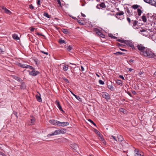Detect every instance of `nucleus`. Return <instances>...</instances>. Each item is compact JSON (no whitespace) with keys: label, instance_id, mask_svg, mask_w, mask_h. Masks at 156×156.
Listing matches in <instances>:
<instances>
[{"label":"nucleus","instance_id":"obj_1","mask_svg":"<svg viewBox=\"0 0 156 156\" xmlns=\"http://www.w3.org/2000/svg\"><path fill=\"white\" fill-rule=\"evenodd\" d=\"M137 49L140 51V54L144 57L152 58L154 53L150 48L145 47L143 44H138L136 46Z\"/></svg>","mask_w":156,"mask_h":156},{"label":"nucleus","instance_id":"obj_2","mask_svg":"<svg viewBox=\"0 0 156 156\" xmlns=\"http://www.w3.org/2000/svg\"><path fill=\"white\" fill-rule=\"evenodd\" d=\"M146 2L156 7V0H144Z\"/></svg>","mask_w":156,"mask_h":156},{"label":"nucleus","instance_id":"obj_3","mask_svg":"<svg viewBox=\"0 0 156 156\" xmlns=\"http://www.w3.org/2000/svg\"><path fill=\"white\" fill-rule=\"evenodd\" d=\"M69 124V123L68 122H61L58 121V126H59L64 127L68 125Z\"/></svg>","mask_w":156,"mask_h":156},{"label":"nucleus","instance_id":"obj_4","mask_svg":"<svg viewBox=\"0 0 156 156\" xmlns=\"http://www.w3.org/2000/svg\"><path fill=\"white\" fill-rule=\"evenodd\" d=\"M40 72L37 71H36L35 69H33L31 71L29 72V74L32 76H35L38 74Z\"/></svg>","mask_w":156,"mask_h":156},{"label":"nucleus","instance_id":"obj_5","mask_svg":"<svg viewBox=\"0 0 156 156\" xmlns=\"http://www.w3.org/2000/svg\"><path fill=\"white\" fill-rule=\"evenodd\" d=\"M135 156H143L144 154L141 151L137 150L136 149H135Z\"/></svg>","mask_w":156,"mask_h":156},{"label":"nucleus","instance_id":"obj_6","mask_svg":"<svg viewBox=\"0 0 156 156\" xmlns=\"http://www.w3.org/2000/svg\"><path fill=\"white\" fill-rule=\"evenodd\" d=\"M2 11H3V12L8 14L10 15L12 13V12L9 10L7 9L5 7L3 6L2 7Z\"/></svg>","mask_w":156,"mask_h":156},{"label":"nucleus","instance_id":"obj_7","mask_svg":"<svg viewBox=\"0 0 156 156\" xmlns=\"http://www.w3.org/2000/svg\"><path fill=\"white\" fill-rule=\"evenodd\" d=\"M60 134L58 129H57L55 131L51 134H48L47 135V137H49L51 136L56 135H57Z\"/></svg>","mask_w":156,"mask_h":156},{"label":"nucleus","instance_id":"obj_8","mask_svg":"<svg viewBox=\"0 0 156 156\" xmlns=\"http://www.w3.org/2000/svg\"><path fill=\"white\" fill-rule=\"evenodd\" d=\"M55 103H56V104L58 108L59 109L60 111L64 112L63 110L62 109V108L61 105L60 104L59 102V101H58V100H56L55 101Z\"/></svg>","mask_w":156,"mask_h":156},{"label":"nucleus","instance_id":"obj_9","mask_svg":"<svg viewBox=\"0 0 156 156\" xmlns=\"http://www.w3.org/2000/svg\"><path fill=\"white\" fill-rule=\"evenodd\" d=\"M70 146L74 150H76L78 148V145L75 143H73L70 144Z\"/></svg>","mask_w":156,"mask_h":156},{"label":"nucleus","instance_id":"obj_10","mask_svg":"<svg viewBox=\"0 0 156 156\" xmlns=\"http://www.w3.org/2000/svg\"><path fill=\"white\" fill-rule=\"evenodd\" d=\"M58 121L54 119L51 120L49 121L52 124L54 125H57L58 126Z\"/></svg>","mask_w":156,"mask_h":156},{"label":"nucleus","instance_id":"obj_11","mask_svg":"<svg viewBox=\"0 0 156 156\" xmlns=\"http://www.w3.org/2000/svg\"><path fill=\"white\" fill-rule=\"evenodd\" d=\"M102 97L107 99H110V97L108 93L106 92L102 94Z\"/></svg>","mask_w":156,"mask_h":156},{"label":"nucleus","instance_id":"obj_12","mask_svg":"<svg viewBox=\"0 0 156 156\" xmlns=\"http://www.w3.org/2000/svg\"><path fill=\"white\" fill-rule=\"evenodd\" d=\"M39 94H37L36 95V98L37 101L39 102H41L42 101V99L41 98V94L40 93H39Z\"/></svg>","mask_w":156,"mask_h":156},{"label":"nucleus","instance_id":"obj_13","mask_svg":"<svg viewBox=\"0 0 156 156\" xmlns=\"http://www.w3.org/2000/svg\"><path fill=\"white\" fill-rule=\"evenodd\" d=\"M58 130L59 132V134H64L66 132V129H59Z\"/></svg>","mask_w":156,"mask_h":156},{"label":"nucleus","instance_id":"obj_14","mask_svg":"<svg viewBox=\"0 0 156 156\" xmlns=\"http://www.w3.org/2000/svg\"><path fill=\"white\" fill-rule=\"evenodd\" d=\"M141 34L145 36H147L148 35V33L146 30H143L141 31Z\"/></svg>","mask_w":156,"mask_h":156},{"label":"nucleus","instance_id":"obj_15","mask_svg":"<svg viewBox=\"0 0 156 156\" xmlns=\"http://www.w3.org/2000/svg\"><path fill=\"white\" fill-rule=\"evenodd\" d=\"M96 33L97 34L99 35L102 38H104L105 37V35L99 31H97L96 32Z\"/></svg>","mask_w":156,"mask_h":156},{"label":"nucleus","instance_id":"obj_16","mask_svg":"<svg viewBox=\"0 0 156 156\" xmlns=\"http://www.w3.org/2000/svg\"><path fill=\"white\" fill-rule=\"evenodd\" d=\"M118 141L121 142L123 140V138L122 136L121 135H119L118 136Z\"/></svg>","mask_w":156,"mask_h":156},{"label":"nucleus","instance_id":"obj_17","mask_svg":"<svg viewBox=\"0 0 156 156\" xmlns=\"http://www.w3.org/2000/svg\"><path fill=\"white\" fill-rule=\"evenodd\" d=\"M151 38L154 41H156V32L151 36Z\"/></svg>","mask_w":156,"mask_h":156},{"label":"nucleus","instance_id":"obj_18","mask_svg":"<svg viewBox=\"0 0 156 156\" xmlns=\"http://www.w3.org/2000/svg\"><path fill=\"white\" fill-rule=\"evenodd\" d=\"M26 88V85L24 83H22L20 86V88L21 89H24Z\"/></svg>","mask_w":156,"mask_h":156},{"label":"nucleus","instance_id":"obj_19","mask_svg":"<svg viewBox=\"0 0 156 156\" xmlns=\"http://www.w3.org/2000/svg\"><path fill=\"white\" fill-rule=\"evenodd\" d=\"M12 37L14 39L18 40L19 39L18 35L16 34H14L12 35Z\"/></svg>","mask_w":156,"mask_h":156},{"label":"nucleus","instance_id":"obj_20","mask_svg":"<svg viewBox=\"0 0 156 156\" xmlns=\"http://www.w3.org/2000/svg\"><path fill=\"white\" fill-rule=\"evenodd\" d=\"M62 31L65 34H68L69 33V31L67 29H63L62 30Z\"/></svg>","mask_w":156,"mask_h":156},{"label":"nucleus","instance_id":"obj_21","mask_svg":"<svg viewBox=\"0 0 156 156\" xmlns=\"http://www.w3.org/2000/svg\"><path fill=\"white\" fill-rule=\"evenodd\" d=\"M69 66L68 65H63V69L64 71H67L68 69Z\"/></svg>","mask_w":156,"mask_h":156},{"label":"nucleus","instance_id":"obj_22","mask_svg":"<svg viewBox=\"0 0 156 156\" xmlns=\"http://www.w3.org/2000/svg\"><path fill=\"white\" fill-rule=\"evenodd\" d=\"M26 65L24 64H21L20 63H19L18 65L19 66L23 68H26V65Z\"/></svg>","mask_w":156,"mask_h":156},{"label":"nucleus","instance_id":"obj_23","mask_svg":"<svg viewBox=\"0 0 156 156\" xmlns=\"http://www.w3.org/2000/svg\"><path fill=\"white\" fill-rule=\"evenodd\" d=\"M116 17L118 18V15L121 16L124 14V12L123 11H120L119 12H117L116 13Z\"/></svg>","mask_w":156,"mask_h":156},{"label":"nucleus","instance_id":"obj_24","mask_svg":"<svg viewBox=\"0 0 156 156\" xmlns=\"http://www.w3.org/2000/svg\"><path fill=\"white\" fill-rule=\"evenodd\" d=\"M73 47L72 45H70L67 46L66 49L69 51H70L72 49Z\"/></svg>","mask_w":156,"mask_h":156},{"label":"nucleus","instance_id":"obj_25","mask_svg":"<svg viewBox=\"0 0 156 156\" xmlns=\"http://www.w3.org/2000/svg\"><path fill=\"white\" fill-rule=\"evenodd\" d=\"M35 120L34 118L32 117L30 119L31 123L30 124V125H33L34 124Z\"/></svg>","mask_w":156,"mask_h":156},{"label":"nucleus","instance_id":"obj_26","mask_svg":"<svg viewBox=\"0 0 156 156\" xmlns=\"http://www.w3.org/2000/svg\"><path fill=\"white\" fill-rule=\"evenodd\" d=\"M126 10L128 13V16H131L132 15V11H131L129 9H126ZM128 16V15H127V16Z\"/></svg>","mask_w":156,"mask_h":156},{"label":"nucleus","instance_id":"obj_27","mask_svg":"<svg viewBox=\"0 0 156 156\" xmlns=\"http://www.w3.org/2000/svg\"><path fill=\"white\" fill-rule=\"evenodd\" d=\"M132 21H133V26L134 28H135L138 23V21L137 20H134L133 21V20H132Z\"/></svg>","mask_w":156,"mask_h":156},{"label":"nucleus","instance_id":"obj_28","mask_svg":"<svg viewBox=\"0 0 156 156\" xmlns=\"http://www.w3.org/2000/svg\"><path fill=\"white\" fill-rule=\"evenodd\" d=\"M99 5L100 6V7H102V8H105L106 7V6L105 5V4L104 3L102 2L100 5Z\"/></svg>","mask_w":156,"mask_h":156},{"label":"nucleus","instance_id":"obj_29","mask_svg":"<svg viewBox=\"0 0 156 156\" xmlns=\"http://www.w3.org/2000/svg\"><path fill=\"white\" fill-rule=\"evenodd\" d=\"M59 42L60 44H62V43L66 44V41H65L62 40V39H61L59 40Z\"/></svg>","mask_w":156,"mask_h":156},{"label":"nucleus","instance_id":"obj_30","mask_svg":"<svg viewBox=\"0 0 156 156\" xmlns=\"http://www.w3.org/2000/svg\"><path fill=\"white\" fill-rule=\"evenodd\" d=\"M138 14L139 16H140L142 13V11L139 9H137Z\"/></svg>","mask_w":156,"mask_h":156},{"label":"nucleus","instance_id":"obj_31","mask_svg":"<svg viewBox=\"0 0 156 156\" xmlns=\"http://www.w3.org/2000/svg\"><path fill=\"white\" fill-rule=\"evenodd\" d=\"M44 16H46V17L48 18H49L51 17L50 15H49L47 12H45L44 13Z\"/></svg>","mask_w":156,"mask_h":156},{"label":"nucleus","instance_id":"obj_32","mask_svg":"<svg viewBox=\"0 0 156 156\" xmlns=\"http://www.w3.org/2000/svg\"><path fill=\"white\" fill-rule=\"evenodd\" d=\"M142 20L144 22H146L147 21V19L146 16H143L142 17Z\"/></svg>","mask_w":156,"mask_h":156},{"label":"nucleus","instance_id":"obj_33","mask_svg":"<svg viewBox=\"0 0 156 156\" xmlns=\"http://www.w3.org/2000/svg\"><path fill=\"white\" fill-rule=\"evenodd\" d=\"M26 68H28V69H31L32 70H33V69H34L33 68V67H32V66H30L28 65H26Z\"/></svg>","mask_w":156,"mask_h":156},{"label":"nucleus","instance_id":"obj_34","mask_svg":"<svg viewBox=\"0 0 156 156\" xmlns=\"http://www.w3.org/2000/svg\"><path fill=\"white\" fill-rule=\"evenodd\" d=\"M139 6L137 5H134L132 6V7L134 9L138 8Z\"/></svg>","mask_w":156,"mask_h":156},{"label":"nucleus","instance_id":"obj_35","mask_svg":"<svg viewBox=\"0 0 156 156\" xmlns=\"http://www.w3.org/2000/svg\"><path fill=\"white\" fill-rule=\"evenodd\" d=\"M116 82L119 85L122 84V81L120 80H117L116 81Z\"/></svg>","mask_w":156,"mask_h":156},{"label":"nucleus","instance_id":"obj_36","mask_svg":"<svg viewBox=\"0 0 156 156\" xmlns=\"http://www.w3.org/2000/svg\"><path fill=\"white\" fill-rule=\"evenodd\" d=\"M114 54L117 55H122L123 54V53L122 52L119 51L115 53H114Z\"/></svg>","mask_w":156,"mask_h":156},{"label":"nucleus","instance_id":"obj_37","mask_svg":"<svg viewBox=\"0 0 156 156\" xmlns=\"http://www.w3.org/2000/svg\"><path fill=\"white\" fill-rule=\"evenodd\" d=\"M100 140L103 143L104 145H106V142L104 138H102L101 139V140Z\"/></svg>","mask_w":156,"mask_h":156},{"label":"nucleus","instance_id":"obj_38","mask_svg":"<svg viewBox=\"0 0 156 156\" xmlns=\"http://www.w3.org/2000/svg\"><path fill=\"white\" fill-rule=\"evenodd\" d=\"M110 138L111 139H113L114 140H115L116 141H117V140L115 136H110Z\"/></svg>","mask_w":156,"mask_h":156},{"label":"nucleus","instance_id":"obj_39","mask_svg":"<svg viewBox=\"0 0 156 156\" xmlns=\"http://www.w3.org/2000/svg\"><path fill=\"white\" fill-rule=\"evenodd\" d=\"M14 78L17 80L18 81H20L21 80L20 78L19 77L16 76H14Z\"/></svg>","mask_w":156,"mask_h":156},{"label":"nucleus","instance_id":"obj_40","mask_svg":"<svg viewBox=\"0 0 156 156\" xmlns=\"http://www.w3.org/2000/svg\"><path fill=\"white\" fill-rule=\"evenodd\" d=\"M117 41L120 42L121 43H124L125 42V41L123 40H121L120 39H119L117 40Z\"/></svg>","mask_w":156,"mask_h":156},{"label":"nucleus","instance_id":"obj_41","mask_svg":"<svg viewBox=\"0 0 156 156\" xmlns=\"http://www.w3.org/2000/svg\"><path fill=\"white\" fill-rule=\"evenodd\" d=\"M127 21H128L129 24V25H130V23H131V20L130 18H129V17H127Z\"/></svg>","mask_w":156,"mask_h":156},{"label":"nucleus","instance_id":"obj_42","mask_svg":"<svg viewBox=\"0 0 156 156\" xmlns=\"http://www.w3.org/2000/svg\"><path fill=\"white\" fill-rule=\"evenodd\" d=\"M99 83L100 84H101L103 85L104 84V81L100 80H99Z\"/></svg>","mask_w":156,"mask_h":156},{"label":"nucleus","instance_id":"obj_43","mask_svg":"<svg viewBox=\"0 0 156 156\" xmlns=\"http://www.w3.org/2000/svg\"><path fill=\"white\" fill-rule=\"evenodd\" d=\"M75 98L76 99H77L79 101H81V98L79 96H75Z\"/></svg>","mask_w":156,"mask_h":156},{"label":"nucleus","instance_id":"obj_44","mask_svg":"<svg viewBox=\"0 0 156 156\" xmlns=\"http://www.w3.org/2000/svg\"><path fill=\"white\" fill-rule=\"evenodd\" d=\"M40 2V0H37V4L38 5H41Z\"/></svg>","mask_w":156,"mask_h":156},{"label":"nucleus","instance_id":"obj_45","mask_svg":"<svg viewBox=\"0 0 156 156\" xmlns=\"http://www.w3.org/2000/svg\"><path fill=\"white\" fill-rule=\"evenodd\" d=\"M41 53H44V54H45L46 55H48V52H44V51H41Z\"/></svg>","mask_w":156,"mask_h":156},{"label":"nucleus","instance_id":"obj_46","mask_svg":"<svg viewBox=\"0 0 156 156\" xmlns=\"http://www.w3.org/2000/svg\"><path fill=\"white\" fill-rule=\"evenodd\" d=\"M108 35H109V36L111 37L112 38H113L114 37V36L112 34H108Z\"/></svg>","mask_w":156,"mask_h":156},{"label":"nucleus","instance_id":"obj_47","mask_svg":"<svg viewBox=\"0 0 156 156\" xmlns=\"http://www.w3.org/2000/svg\"><path fill=\"white\" fill-rule=\"evenodd\" d=\"M29 7L30 9H34V7L32 5H29Z\"/></svg>","mask_w":156,"mask_h":156},{"label":"nucleus","instance_id":"obj_48","mask_svg":"<svg viewBox=\"0 0 156 156\" xmlns=\"http://www.w3.org/2000/svg\"><path fill=\"white\" fill-rule=\"evenodd\" d=\"M99 135V136L100 137L99 140H101V139L102 138H104L103 137V135L102 134H100V135Z\"/></svg>","mask_w":156,"mask_h":156},{"label":"nucleus","instance_id":"obj_49","mask_svg":"<svg viewBox=\"0 0 156 156\" xmlns=\"http://www.w3.org/2000/svg\"><path fill=\"white\" fill-rule=\"evenodd\" d=\"M108 88L111 90H112L114 89L113 87L112 86H109V87H108Z\"/></svg>","mask_w":156,"mask_h":156},{"label":"nucleus","instance_id":"obj_50","mask_svg":"<svg viewBox=\"0 0 156 156\" xmlns=\"http://www.w3.org/2000/svg\"><path fill=\"white\" fill-rule=\"evenodd\" d=\"M95 132L98 135H99L101 134L97 130H95Z\"/></svg>","mask_w":156,"mask_h":156},{"label":"nucleus","instance_id":"obj_51","mask_svg":"<svg viewBox=\"0 0 156 156\" xmlns=\"http://www.w3.org/2000/svg\"><path fill=\"white\" fill-rule=\"evenodd\" d=\"M36 34L38 35H41V36H44V35L42 34H40L38 32H37Z\"/></svg>","mask_w":156,"mask_h":156},{"label":"nucleus","instance_id":"obj_52","mask_svg":"<svg viewBox=\"0 0 156 156\" xmlns=\"http://www.w3.org/2000/svg\"><path fill=\"white\" fill-rule=\"evenodd\" d=\"M119 77H120V78H121V79H122L123 80H125V79H124V77L123 76H122V75H119Z\"/></svg>","mask_w":156,"mask_h":156},{"label":"nucleus","instance_id":"obj_53","mask_svg":"<svg viewBox=\"0 0 156 156\" xmlns=\"http://www.w3.org/2000/svg\"><path fill=\"white\" fill-rule=\"evenodd\" d=\"M64 80L67 83H69V81L68 79H67L66 78H64Z\"/></svg>","mask_w":156,"mask_h":156},{"label":"nucleus","instance_id":"obj_54","mask_svg":"<svg viewBox=\"0 0 156 156\" xmlns=\"http://www.w3.org/2000/svg\"><path fill=\"white\" fill-rule=\"evenodd\" d=\"M78 23L79 24H80L81 25H83L84 24L83 23L81 22L80 20H78Z\"/></svg>","mask_w":156,"mask_h":156},{"label":"nucleus","instance_id":"obj_55","mask_svg":"<svg viewBox=\"0 0 156 156\" xmlns=\"http://www.w3.org/2000/svg\"><path fill=\"white\" fill-rule=\"evenodd\" d=\"M152 58H154V59H156V55L154 53Z\"/></svg>","mask_w":156,"mask_h":156},{"label":"nucleus","instance_id":"obj_56","mask_svg":"<svg viewBox=\"0 0 156 156\" xmlns=\"http://www.w3.org/2000/svg\"><path fill=\"white\" fill-rule=\"evenodd\" d=\"M0 155L2 156H4L5 154L3 153L0 152Z\"/></svg>","mask_w":156,"mask_h":156},{"label":"nucleus","instance_id":"obj_57","mask_svg":"<svg viewBox=\"0 0 156 156\" xmlns=\"http://www.w3.org/2000/svg\"><path fill=\"white\" fill-rule=\"evenodd\" d=\"M120 111L121 112H124L125 110L122 108H121L120 109Z\"/></svg>","mask_w":156,"mask_h":156},{"label":"nucleus","instance_id":"obj_58","mask_svg":"<svg viewBox=\"0 0 156 156\" xmlns=\"http://www.w3.org/2000/svg\"><path fill=\"white\" fill-rule=\"evenodd\" d=\"M132 93L134 94V95H135L136 94V92L135 91H132Z\"/></svg>","mask_w":156,"mask_h":156},{"label":"nucleus","instance_id":"obj_59","mask_svg":"<svg viewBox=\"0 0 156 156\" xmlns=\"http://www.w3.org/2000/svg\"><path fill=\"white\" fill-rule=\"evenodd\" d=\"M58 4H59L60 5H61V2L60 0H58Z\"/></svg>","mask_w":156,"mask_h":156},{"label":"nucleus","instance_id":"obj_60","mask_svg":"<svg viewBox=\"0 0 156 156\" xmlns=\"http://www.w3.org/2000/svg\"><path fill=\"white\" fill-rule=\"evenodd\" d=\"M81 70L82 71H83L84 69V68L83 67V66H81Z\"/></svg>","mask_w":156,"mask_h":156},{"label":"nucleus","instance_id":"obj_61","mask_svg":"<svg viewBox=\"0 0 156 156\" xmlns=\"http://www.w3.org/2000/svg\"><path fill=\"white\" fill-rule=\"evenodd\" d=\"M35 29V28H32L31 29H30V31H33Z\"/></svg>","mask_w":156,"mask_h":156},{"label":"nucleus","instance_id":"obj_62","mask_svg":"<svg viewBox=\"0 0 156 156\" xmlns=\"http://www.w3.org/2000/svg\"><path fill=\"white\" fill-rule=\"evenodd\" d=\"M3 52V51L1 49V48H0V53H2Z\"/></svg>","mask_w":156,"mask_h":156},{"label":"nucleus","instance_id":"obj_63","mask_svg":"<svg viewBox=\"0 0 156 156\" xmlns=\"http://www.w3.org/2000/svg\"><path fill=\"white\" fill-rule=\"evenodd\" d=\"M127 93L130 96V97H132V94H131L129 92H127Z\"/></svg>","mask_w":156,"mask_h":156},{"label":"nucleus","instance_id":"obj_64","mask_svg":"<svg viewBox=\"0 0 156 156\" xmlns=\"http://www.w3.org/2000/svg\"><path fill=\"white\" fill-rule=\"evenodd\" d=\"M143 73V72L140 71L139 73V74L140 75H141Z\"/></svg>","mask_w":156,"mask_h":156}]
</instances>
